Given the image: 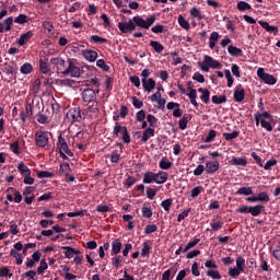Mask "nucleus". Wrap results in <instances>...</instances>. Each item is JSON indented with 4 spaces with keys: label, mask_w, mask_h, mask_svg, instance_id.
Listing matches in <instances>:
<instances>
[{
    "label": "nucleus",
    "mask_w": 280,
    "mask_h": 280,
    "mask_svg": "<svg viewBox=\"0 0 280 280\" xmlns=\"http://www.w3.org/2000/svg\"><path fill=\"white\" fill-rule=\"evenodd\" d=\"M167 172L160 171L159 173H154L152 171H148L142 176V182L144 185H152L155 183L156 185H165L167 183Z\"/></svg>",
    "instance_id": "nucleus-1"
},
{
    "label": "nucleus",
    "mask_w": 280,
    "mask_h": 280,
    "mask_svg": "<svg viewBox=\"0 0 280 280\" xmlns=\"http://www.w3.org/2000/svg\"><path fill=\"white\" fill-rule=\"evenodd\" d=\"M254 119L256 121V126H261V128H265V130L267 132H272V125L270 124L271 121H275V118L272 117V115L268 112H262L259 113L257 112L254 115Z\"/></svg>",
    "instance_id": "nucleus-2"
},
{
    "label": "nucleus",
    "mask_w": 280,
    "mask_h": 280,
    "mask_svg": "<svg viewBox=\"0 0 280 280\" xmlns=\"http://www.w3.org/2000/svg\"><path fill=\"white\" fill-rule=\"evenodd\" d=\"M57 152L60 154L63 161L69 160L68 156H73V152L69 150V143H67V139L62 137V135H59L58 137Z\"/></svg>",
    "instance_id": "nucleus-3"
},
{
    "label": "nucleus",
    "mask_w": 280,
    "mask_h": 280,
    "mask_svg": "<svg viewBox=\"0 0 280 280\" xmlns=\"http://www.w3.org/2000/svg\"><path fill=\"white\" fill-rule=\"evenodd\" d=\"M197 65L205 73H209V69H222V63L209 55L205 56L203 62L199 61Z\"/></svg>",
    "instance_id": "nucleus-4"
},
{
    "label": "nucleus",
    "mask_w": 280,
    "mask_h": 280,
    "mask_svg": "<svg viewBox=\"0 0 280 280\" xmlns=\"http://www.w3.org/2000/svg\"><path fill=\"white\" fill-rule=\"evenodd\" d=\"M132 21L136 27H142V30H150L153 23H156V15L152 14L145 20L141 18V15H136L132 18Z\"/></svg>",
    "instance_id": "nucleus-5"
},
{
    "label": "nucleus",
    "mask_w": 280,
    "mask_h": 280,
    "mask_svg": "<svg viewBox=\"0 0 280 280\" xmlns=\"http://www.w3.org/2000/svg\"><path fill=\"white\" fill-rule=\"evenodd\" d=\"M264 205H256V206H241L236 209V213H250L253 218H257L261 215V211H264Z\"/></svg>",
    "instance_id": "nucleus-6"
},
{
    "label": "nucleus",
    "mask_w": 280,
    "mask_h": 280,
    "mask_svg": "<svg viewBox=\"0 0 280 280\" xmlns=\"http://www.w3.org/2000/svg\"><path fill=\"white\" fill-rule=\"evenodd\" d=\"M49 131H37L35 133V143L37 148H45L49 150Z\"/></svg>",
    "instance_id": "nucleus-7"
},
{
    "label": "nucleus",
    "mask_w": 280,
    "mask_h": 280,
    "mask_svg": "<svg viewBox=\"0 0 280 280\" xmlns=\"http://www.w3.org/2000/svg\"><path fill=\"white\" fill-rule=\"evenodd\" d=\"M119 132H121L122 137V143H130L131 139H130V133L128 132V127L126 126H121V124L116 122L114 126V130H113V135L114 137H119Z\"/></svg>",
    "instance_id": "nucleus-8"
},
{
    "label": "nucleus",
    "mask_w": 280,
    "mask_h": 280,
    "mask_svg": "<svg viewBox=\"0 0 280 280\" xmlns=\"http://www.w3.org/2000/svg\"><path fill=\"white\" fill-rule=\"evenodd\" d=\"M50 65L52 66V69L57 71V73H61L62 75H65L68 68L65 59L60 57L51 58Z\"/></svg>",
    "instance_id": "nucleus-9"
},
{
    "label": "nucleus",
    "mask_w": 280,
    "mask_h": 280,
    "mask_svg": "<svg viewBox=\"0 0 280 280\" xmlns=\"http://www.w3.org/2000/svg\"><path fill=\"white\" fill-rule=\"evenodd\" d=\"M257 75L259 80L265 82V84H269V86H275V84H277V78L270 73H266L264 68H258Z\"/></svg>",
    "instance_id": "nucleus-10"
},
{
    "label": "nucleus",
    "mask_w": 280,
    "mask_h": 280,
    "mask_svg": "<svg viewBox=\"0 0 280 280\" xmlns=\"http://www.w3.org/2000/svg\"><path fill=\"white\" fill-rule=\"evenodd\" d=\"M68 67L66 68L65 75H71V78H80L84 69H80L73 62V59H68Z\"/></svg>",
    "instance_id": "nucleus-11"
},
{
    "label": "nucleus",
    "mask_w": 280,
    "mask_h": 280,
    "mask_svg": "<svg viewBox=\"0 0 280 280\" xmlns=\"http://www.w3.org/2000/svg\"><path fill=\"white\" fill-rule=\"evenodd\" d=\"M67 119H69L71 124L80 121V119H82V110H80V107L70 108L67 113Z\"/></svg>",
    "instance_id": "nucleus-12"
},
{
    "label": "nucleus",
    "mask_w": 280,
    "mask_h": 280,
    "mask_svg": "<svg viewBox=\"0 0 280 280\" xmlns=\"http://www.w3.org/2000/svg\"><path fill=\"white\" fill-rule=\"evenodd\" d=\"M118 30H120L122 34H129V32H135V30H137V25L132 20H129L128 22H119Z\"/></svg>",
    "instance_id": "nucleus-13"
},
{
    "label": "nucleus",
    "mask_w": 280,
    "mask_h": 280,
    "mask_svg": "<svg viewBox=\"0 0 280 280\" xmlns=\"http://www.w3.org/2000/svg\"><path fill=\"white\" fill-rule=\"evenodd\" d=\"M247 202H270V196L266 192H259L257 196L246 198Z\"/></svg>",
    "instance_id": "nucleus-14"
},
{
    "label": "nucleus",
    "mask_w": 280,
    "mask_h": 280,
    "mask_svg": "<svg viewBox=\"0 0 280 280\" xmlns=\"http://www.w3.org/2000/svg\"><path fill=\"white\" fill-rule=\"evenodd\" d=\"M97 97L96 92L93 89H85L82 92V101L86 104H91V102H95V98Z\"/></svg>",
    "instance_id": "nucleus-15"
},
{
    "label": "nucleus",
    "mask_w": 280,
    "mask_h": 280,
    "mask_svg": "<svg viewBox=\"0 0 280 280\" xmlns=\"http://www.w3.org/2000/svg\"><path fill=\"white\" fill-rule=\"evenodd\" d=\"M258 23L262 27V30L268 32V34H273L275 36H277V34H279V28L277 26H272L264 20L258 21Z\"/></svg>",
    "instance_id": "nucleus-16"
},
{
    "label": "nucleus",
    "mask_w": 280,
    "mask_h": 280,
    "mask_svg": "<svg viewBox=\"0 0 280 280\" xmlns=\"http://www.w3.org/2000/svg\"><path fill=\"white\" fill-rule=\"evenodd\" d=\"M220 170V162L219 161H208L206 163V172L207 174H215Z\"/></svg>",
    "instance_id": "nucleus-17"
},
{
    "label": "nucleus",
    "mask_w": 280,
    "mask_h": 280,
    "mask_svg": "<svg viewBox=\"0 0 280 280\" xmlns=\"http://www.w3.org/2000/svg\"><path fill=\"white\" fill-rule=\"evenodd\" d=\"M82 56L88 62H95L97 60V51L85 49L82 50Z\"/></svg>",
    "instance_id": "nucleus-18"
},
{
    "label": "nucleus",
    "mask_w": 280,
    "mask_h": 280,
    "mask_svg": "<svg viewBox=\"0 0 280 280\" xmlns=\"http://www.w3.org/2000/svg\"><path fill=\"white\" fill-rule=\"evenodd\" d=\"M244 97H246V93L244 91V86L238 84L234 91V100L235 102H244Z\"/></svg>",
    "instance_id": "nucleus-19"
},
{
    "label": "nucleus",
    "mask_w": 280,
    "mask_h": 280,
    "mask_svg": "<svg viewBox=\"0 0 280 280\" xmlns=\"http://www.w3.org/2000/svg\"><path fill=\"white\" fill-rule=\"evenodd\" d=\"M142 86L147 93H152V90L156 86V81L154 79H142Z\"/></svg>",
    "instance_id": "nucleus-20"
},
{
    "label": "nucleus",
    "mask_w": 280,
    "mask_h": 280,
    "mask_svg": "<svg viewBox=\"0 0 280 280\" xmlns=\"http://www.w3.org/2000/svg\"><path fill=\"white\" fill-rule=\"evenodd\" d=\"M65 252V255L67 259H73L74 255H80V250H77L75 248L71 246H62L61 247Z\"/></svg>",
    "instance_id": "nucleus-21"
},
{
    "label": "nucleus",
    "mask_w": 280,
    "mask_h": 280,
    "mask_svg": "<svg viewBox=\"0 0 280 280\" xmlns=\"http://www.w3.org/2000/svg\"><path fill=\"white\" fill-rule=\"evenodd\" d=\"M33 36H34V33L32 31L23 33L20 36L18 44L20 45V47H23V45H25Z\"/></svg>",
    "instance_id": "nucleus-22"
},
{
    "label": "nucleus",
    "mask_w": 280,
    "mask_h": 280,
    "mask_svg": "<svg viewBox=\"0 0 280 280\" xmlns=\"http://www.w3.org/2000/svg\"><path fill=\"white\" fill-rule=\"evenodd\" d=\"M154 137V128H147L142 132V143H148V140Z\"/></svg>",
    "instance_id": "nucleus-23"
},
{
    "label": "nucleus",
    "mask_w": 280,
    "mask_h": 280,
    "mask_svg": "<svg viewBox=\"0 0 280 280\" xmlns=\"http://www.w3.org/2000/svg\"><path fill=\"white\" fill-rule=\"evenodd\" d=\"M121 253V241L118 238L112 242V255H119Z\"/></svg>",
    "instance_id": "nucleus-24"
},
{
    "label": "nucleus",
    "mask_w": 280,
    "mask_h": 280,
    "mask_svg": "<svg viewBox=\"0 0 280 280\" xmlns=\"http://www.w3.org/2000/svg\"><path fill=\"white\" fill-rule=\"evenodd\" d=\"M149 45L154 49L155 54H163V50L165 49V46L156 40H151Z\"/></svg>",
    "instance_id": "nucleus-25"
},
{
    "label": "nucleus",
    "mask_w": 280,
    "mask_h": 280,
    "mask_svg": "<svg viewBox=\"0 0 280 280\" xmlns=\"http://www.w3.org/2000/svg\"><path fill=\"white\" fill-rule=\"evenodd\" d=\"M235 196H253V187H241L235 191Z\"/></svg>",
    "instance_id": "nucleus-26"
},
{
    "label": "nucleus",
    "mask_w": 280,
    "mask_h": 280,
    "mask_svg": "<svg viewBox=\"0 0 280 280\" xmlns=\"http://www.w3.org/2000/svg\"><path fill=\"white\" fill-rule=\"evenodd\" d=\"M147 121L150 125L149 128H153V130H154V128H159V118L155 117L154 115L148 114Z\"/></svg>",
    "instance_id": "nucleus-27"
},
{
    "label": "nucleus",
    "mask_w": 280,
    "mask_h": 280,
    "mask_svg": "<svg viewBox=\"0 0 280 280\" xmlns=\"http://www.w3.org/2000/svg\"><path fill=\"white\" fill-rule=\"evenodd\" d=\"M230 163L231 165H238L241 167H246V165H248V162L244 158H232Z\"/></svg>",
    "instance_id": "nucleus-28"
},
{
    "label": "nucleus",
    "mask_w": 280,
    "mask_h": 280,
    "mask_svg": "<svg viewBox=\"0 0 280 280\" xmlns=\"http://www.w3.org/2000/svg\"><path fill=\"white\" fill-rule=\"evenodd\" d=\"M59 174H65V176L69 178V174H71V166L68 162H63L60 164Z\"/></svg>",
    "instance_id": "nucleus-29"
},
{
    "label": "nucleus",
    "mask_w": 280,
    "mask_h": 280,
    "mask_svg": "<svg viewBox=\"0 0 280 280\" xmlns=\"http://www.w3.org/2000/svg\"><path fill=\"white\" fill-rule=\"evenodd\" d=\"M20 71L23 75H30L34 71V67L30 62H25L21 66Z\"/></svg>",
    "instance_id": "nucleus-30"
},
{
    "label": "nucleus",
    "mask_w": 280,
    "mask_h": 280,
    "mask_svg": "<svg viewBox=\"0 0 280 280\" xmlns=\"http://www.w3.org/2000/svg\"><path fill=\"white\" fill-rule=\"evenodd\" d=\"M189 13L190 16H192V19H196L197 21H202V19H205V15L200 12V9L198 8H191Z\"/></svg>",
    "instance_id": "nucleus-31"
},
{
    "label": "nucleus",
    "mask_w": 280,
    "mask_h": 280,
    "mask_svg": "<svg viewBox=\"0 0 280 280\" xmlns=\"http://www.w3.org/2000/svg\"><path fill=\"white\" fill-rule=\"evenodd\" d=\"M18 170L20 172V174L22 176H27V175H32V171L30 170V167H27V165H25V163L21 162L19 165H18Z\"/></svg>",
    "instance_id": "nucleus-32"
},
{
    "label": "nucleus",
    "mask_w": 280,
    "mask_h": 280,
    "mask_svg": "<svg viewBox=\"0 0 280 280\" xmlns=\"http://www.w3.org/2000/svg\"><path fill=\"white\" fill-rule=\"evenodd\" d=\"M190 119L191 116L184 115L178 121L179 130H186Z\"/></svg>",
    "instance_id": "nucleus-33"
},
{
    "label": "nucleus",
    "mask_w": 280,
    "mask_h": 280,
    "mask_svg": "<svg viewBox=\"0 0 280 280\" xmlns=\"http://www.w3.org/2000/svg\"><path fill=\"white\" fill-rule=\"evenodd\" d=\"M228 52L230 54V56H243L244 51L242 50V48H237L233 45H230L228 47Z\"/></svg>",
    "instance_id": "nucleus-34"
},
{
    "label": "nucleus",
    "mask_w": 280,
    "mask_h": 280,
    "mask_svg": "<svg viewBox=\"0 0 280 280\" xmlns=\"http://www.w3.org/2000/svg\"><path fill=\"white\" fill-rule=\"evenodd\" d=\"M260 270L262 272H268L270 270V265H268V259L264 258V254H260Z\"/></svg>",
    "instance_id": "nucleus-35"
},
{
    "label": "nucleus",
    "mask_w": 280,
    "mask_h": 280,
    "mask_svg": "<svg viewBox=\"0 0 280 280\" xmlns=\"http://www.w3.org/2000/svg\"><path fill=\"white\" fill-rule=\"evenodd\" d=\"M152 250V246L148 244V242H144L142 244V249L140 252L141 257H150V252Z\"/></svg>",
    "instance_id": "nucleus-36"
},
{
    "label": "nucleus",
    "mask_w": 280,
    "mask_h": 280,
    "mask_svg": "<svg viewBox=\"0 0 280 280\" xmlns=\"http://www.w3.org/2000/svg\"><path fill=\"white\" fill-rule=\"evenodd\" d=\"M240 12H246V10H253V7L246 1H240L236 5Z\"/></svg>",
    "instance_id": "nucleus-37"
},
{
    "label": "nucleus",
    "mask_w": 280,
    "mask_h": 280,
    "mask_svg": "<svg viewBox=\"0 0 280 280\" xmlns=\"http://www.w3.org/2000/svg\"><path fill=\"white\" fill-rule=\"evenodd\" d=\"M90 43H95L96 45H102L104 43H108V39L104 37H100L98 35H92L90 37Z\"/></svg>",
    "instance_id": "nucleus-38"
},
{
    "label": "nucleus",
    "mask_w": 280,
    "mask_h": 280,
    "mask_svg": "<svg viewBox=\"0 0 280 280\" xmlns=\"http://www.w3.org/2000/svg\"><path fill=\"white\" fill-rule=\"evenodd\" d=\"M210 226H211L212 231H220V229H222L224 226V222L215 221V219H212L210 222Z\"/></svg>",
    "instance_id": "nucleus-39"
},
{
    "label": "nucleus",
    "mask_w": 280,
    "mask_h": 280,
    "mask_svg": "<svg viewBox=\"0 0 280 280\" xmlns=\"http://www.w3.org/2000/svg\"><path fill=\"white\" fill-rule=\"evenodd\" d=\"M35 117H36V120L38 121V124H47V121L49 119L47 117V115H45L40 112V107H38V112H37V115Z\"/></svg>",
    "instance_id": "nucleus-40"
},
{
    "label": "nucleus",
    "mask_w": 280,
    "mask_h": 280,
    "mask_svg": "<svg viewBox=\"0 0 280 280\" xmlns=\"http://www.w3.org/2000/svg\"><path fill=\"white\" fill-rule=\"evenodd\" d=\"M30 22V18L25 14H20L14 19V23H18L19 25H25V23Z\"/></svg>",
    "instance_id": "nucleus-41"
},
{
    "label": "nucleus",
    "mask_w": 280,
    "mask_h": 280,
    "mask_svg": "<svg viewBox=\"0 0 280 280\" xmlns=\"http://www.w3.org/2000/svg\"><path fill=\"white\" fill-rule=\"evenodd\" d=\"M47 268H49V265H47V260H45V258H43L37 268V275H45V270H47Z\"/></svg>",
    "instance_id": "nucleus-42"
},
{
    "label": "nucleus",
    "mask_w": 280,
    "mask_h": 280,
    "mask_svg": "<svg viewBox=\"0 0 280 280\" xmlns=\"http://www.w3.org/2000/svg\"><path fill=\"white\" fill-rule=\"evenodd\" d=\"M172 165V162L165 158L159 162L160 170H170Z\"/></svg>",
    "instance_id": "nucleus-43"
},
{
    "label": "nucleus",
    "mask_w": 280,
    "mask_h": 280,
    "mask_svg": "<svg viewBox=\"0 0 280 280\" xmlns=\"http://www.w3.org/2000/svg\"><path fill=\"white\" fill-rule=\"evenodd\" d=\"M242 272L244 271L240 270L237 267H234V268H229L228 275L232 277V279H237V277H240Z\"/></svg>",
    "instance_id": "nucleus-44"
},
{
    "label": "nucleus",
    "mask_w": 280,
    "mask_h": 280,
    "mask_svg": "<svg viewBox=\"0 0 280 280\" xmlns=\"http://www.w3.org/2000/svg\"><path fill=\"white\" fill-rule=\"evenodd\" d=\"M172 205H173L172 198L165 199L161 202V207L162 209H164V211H166V213H170V209H172Z\"/></svg>",
    "instance_id": "nucleus-45"
},
{
    "label": "nucleus",
    "mask_w": 280,
    "mask_h": 280,
    "mask_svg": "<svg viewBox=\"0 0 280 280\" xmlns=\"http://www.w3.org/2000/svg\"><path fill=\"white\" fill-rule=\"evenodd\" d=\"M203 191H205V187L197 186L190 190V196L191 198H198V196H200V194H202Z\"/></svg>",
    "instance_id": "nucleus-46"
},
{
    "label": "nucleus",
    "mask_w": 280,
    "mask_h": 280,
    "mask_svg": "<svg viewBox=\"0 0 280 280\" xmlns=\"http://www.w3.org/2000/svg\"><path fill=\"white\" fill-rule=\"evenodd\" d=\"M224 75H225L226 81H228V88L231 89V86H233V82H235V79H233V75L231 74V70L225 69L224 70Z\"/></svg>",
    "instance_id": "nucleus-47"
},
{
    "label": "nucleus",
    "mask_w": 280,
    "mask_h": 280,
    "mask_svg": "<svg viewBox=\"0 0 280 280\" xmlns=\"http://www.w3.org/2000/svg\"><path fill=\"white\" fill-rule=\"evenodd\" d=\"M211 100L212 104H226V95H213Z\"/></svg>",
    "instance_id": "nucleus-48"
},
{
    "label": "nucleus",
    "mask_w": 280,
    "mask_h": 280,
    "mask_svg": "<svg viewBox=\"0 0 280 280\" xmlns=\"http://www.w3.org/2000/svg\"><path fill=\"white\" fill-rule=\"evenodd\" d=\"M245 266H246V259H244V257L242 256H238L236 258V268H238L241 271L244 272Z\"/></svg>",
    "instance_id": "nucleus-49"
},
{
    "label": "nucleus",
    "mask_w": 280,
    "mask_h": 280,
    "mask_svg": "<svg viewBox=\"0 0 280 280\" xmlns=\"http://www.w3.org/2000/svg\"><path fill=\"white\" fill-rule=\"evenodd\" d=\"M39 71L40 73H44V74H47L50 71L49 66L43 59L39 60Z\"/></svg>",
    "instance_id": "nucleus-50"
},
{
    "label": "nucleus",
    "mask_w": 280,
    "mask_h": 280,
    "mask_svg": "<svg viewBox=\"0 0 280 280\" xmlns=\"http://www.w3.org/2000/svg\"><path fill=\"white\" fill-rule=\"evenodd\" d=\"M217 136H218V131L211 129L205 139V143H211Z\"/></svg>",
    "instance_id": "nucleus-51"
},
{
    "label": "nucleus",
    "mask_w": 280,
    "mask_h": 280,
    "mask_svg": "<svg viewBox=\"0 0 280 280\" xmlns=\"http://www.w3.org/2000/svg\"><path fill=\"white\" fill-rule=\"evenodd\" d=\"M223 137L225 141H233V139H237V137H240V131H233L231 133L224 132Z\"/></svg>",
    "instance_id": "nucleus-52"
},
{
    "label": "nucleus",
    "mask_w": 280,
    "mask_h": 280,
    "mask_svg": "<svg viewBox=\"0 0 280 280\" xmlns=\"http://www.w3.org/2000/svg\"><path fill=\"white\" fill-rule=\"evenodd\" d=\"M206 275L207 277H211V279H217V280L222 279V275H220V271L218 270H208Z\"/></svg>",
    "instance_id": "nucleus-53"
},
{
    "label": "nucleus",
    "mask_w": 280,
    "mask_h": 280,
    "mask_svg": "<svg viewBox=\"0 0 280 280\" xmlns=\"http://www.w3.org/2000/svg\"><path fill=\"white\" fill-rule=\"evenodd\" d=\"M178 24L180 27H183V30H189L190 27L189 22H187L183 15H178Z\"/></svg>",
    "instance_id": "nucleus-54"
},
{
    "label": "nucleus",
    "mask_w": 280,
    "mask_h": 280,
    "mask_svg": "<svg viewBox=\"0 0 280 280\" xmlns=\"http://www.w3.org/2000/svg\"><path fill=\"white\" fill-rule=\"evenodd\" d=\"M37 178H54V173L49 171H39L37 172Z\"/></svg>",
    "instance_id": "nucleus-55"
},
{
    "label": "nucleus",
    "mask_w": 280,
    "mask_h": 280,
    "mask_svg": "<svg viewBox=\"0 0 280 280\" xmlns=\"http://www.w3.org/2000/svg\"><path fill=\"white\" fill-rule=\"evenodd\" d=\"M96 67H98V69H103L104 71H110V66L106 65L104 59H98L96 61Z\"/></svg>",
    "instance_id": "nucleus-56"
},
{
    "label": "nucleus",
    "mask_w": 280,
    "mask_h": 280,
    "mask_svg": "<svg viewBox=\"0 0 280 280\" xmlns=\"http://www.w3.org/2000/svg\"><path fill=\"white\" fill-rule=\"evenodd\" d=\"M197 244H200V238H195L194 241L189 242L185 246L183 253H187V250H191V248H194Z\"/></svg>",
    "instance_id": "nucleus-57"
},
{
    "label": "nucleus",
    "mask_w": 280,
    "mask_h": 280,
    "mask_svg": "<svg viewBox=\"0 0 280 280\" xmlns=\"http://www.w3.org/2000/svg\"><path fill=\"white\" fill-rule=\"evenodd\" d=\"M211 97V92L205 89V92L201 94L200 100L203 104H209Z\"/></svg>",
    "instance_id": "nucleus-58"
},
{
    "label": "nucleus",
    "mask_w": 280,
    "mask_h": 280,
    "mask_svg": "<svg viewBox=\"0 0 280 280\" xmlns=\"http://www.w3.org/2000/svg\"><path fill=\"white\" fill-rule=\"evenodd\" d=\"M231 71L235 78H242V73L240 71V66H237L236 63H232Z\"/></svg>",
    "instance_id": "nucleus-59"
},
{
    "label": "nucleus",
    "mask_w": 280,
    "mask_h": 280,
    "mask_svg": "<svg viewBox=\"0 0 280 280\" xmlns=\"http://www.w3.org/2000/svg\"><path fill=\"white\" fill-rule=\"evenodd\" d=\"M189 213H191V208H188L187 210H184L182 213H179L177 217V222H183L185 218L189 217Z\"/></svg>",
    "instance_id": "nucleus-60"
},
{
    "label": "nucleus",
    "mask_w": 280,
    "mask_h": 280,
    "mask_svg": "<svg viewBox=\"0 0 280 280\" xmlns=\"http://www.w3.org/2000/svg\"><path fill=\"white\" fill-rule=\"evenodd\" d=\"M155 196H156V189L152 187H147V198L149 200H154Z\"/></svg>",
    "instance_id": "nucleus-61"
},
{
    "label": "nucleus",
    "mask_w": 280,
    "mask_h": 280,
    "mask_svg": "<svg viewBox=\"0 0 280 280\" xmlns=\"http://www.w3.org/2000/svg\"><path fill=\"white\" fill-rule=\"evenodd\" d=\"M158 229L159 226H156V224H151V225L149 224L145 226L144 233L145 235H150V233H156Z\"/></svg>",
    "instance_id": "nucleus-62"
},
{
    "label": "nucleus",
    "mask_w": 280,
    "mask_h": 280,
    "mask_svg": "<svg viewBox=\"0 0 280 280\" xmlns=\"http://www.w3.org/2000/svg\"><path fill=\"white\" fill-rule=\"evenodd\" d=\"M275 165H277V160L270 159L269 161L266 162L265 165H262V167H264V170L268 171V170H272V167H275Z\"/></svg>",
    "instance_id": "nucleus-63"
},
{
    "label": "nucleus",
    "mask_w": 280,
    "mask_h": 280,
    "mask_svg": "<svg viewBox=\"0 0 280 280\" xmlns=\"http://www.w3.org/2000/svg\"><path fill=\"white\" fill-rule=\"evenodd\" d=\"M142 215L143 218H148V219L152 218V209L144 206L142 208Z\"/></svg>",
    "instance_id": "nucleus-64"
}]
</instances>
